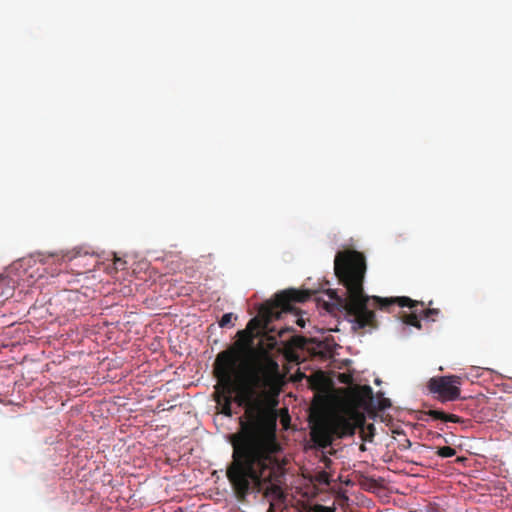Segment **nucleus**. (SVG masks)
Listing matches in <instances>:
<instances>
[{"instance_id":"f257e3e1","label":"nucleus","mask_w":512,"mask_h":512,"mask_svg":"<svg viewBox=\"0 0 512 512\" xmlns=\"http://www.w3.org/2000/svg\"><path fill=\"white\" fill-rule=\"evenodd\" d=\"M223 352H229L235 362L234 402L244 407V414L239 417V430L229 436L233 450L228 464V476L242 494L256 479L257 471L267 463L269 454L278 452L280 445L276 438V416L257 396L256 389L261 386H255L250 377L249 381H242L241 343Z\"/></svg>"},{"instance_id":"f03ea898","label":"nucleus","mask_w":512,"mask_h":512,"mask_svg":"<svg viewBox=\"0 0 512 512\" xmlns=\"http://www.w3.org/2000/svg\"><path fill=\"white\" fill-rule=\"evenodd\" d=\"M366 270V258L363 253L351 249L337 252L334 259V272L339 283L345 288V292L342 296H339L334 289L326 292L333 300L332 303L325 304L326 309L344 312L354 331L365 333L378 327L376 315L369 309L370 301L387 312H391V308L395 305L409 308H414L418 304L424 305L423 302L406 296L384 298L368 296L363 287Z\"/></svg>"},{"instance_id":"7ed1b4c3","label":"nucleus","mask_w":512,"mask_h":512,"mask_svg":"<svg viewBox=\"0 0 512 512\" xmlns=\"http://www.w3.org/2000/svg\"><path fill=\"white\" fill-rule=\"evenodd\" d=\"M314 293L315 291L294 288L276 293L272 300L260 307L258 317L252 318L246 329L238 332L239 337L251 341L260 332H274L275 329L269 327L273 320L279 319L282 313L294 312L296 303L306 302Z\"/></svg>"},{"instance_id":"20e7f679","label":"nucleus","mask_w":512,"mask_h":512,"mask_svg":"<svg viewBox=\"0 0 512 512\" xmlns=\"http://www.w3.org/2000/svg\"><path fill=\"white\" fill-rule=\"evenodd\" d=\"M277 452H271L269 454V459L267 463L264 464V467H261L259 471H257L256 479L252 480L248 489L244 493H239L237 488H235L234 484L231 482L228 476V466L226 467V477L231 485L233 493L236 499L239 502H245L247 497L254 492L262 493L264 497L269 499H280L283 495L281 487L277 484L279 481V477L281 476V466L275 454Z\"/></svg>"},{"instance_id":"39448f33","label":"nucleus","mask_w":512,"mask_h":512,"mask_svg":"<svg viewBox=\"0 0 512 512\" xmlns=\"http://www.w3.org/2000/svg\"><path fill=\"white\" fill-rule=\"evenodd\" d=\"M234 364L229 352L218 353L214 362V375L218 381L215 387V401L221 406V413L228 417L232 416L231 404L236 388Z\"/></svg>"},{"instance_id":"423d86ee","label":"nucleus","mask_w":512,"mask_h":512,"mask_svg":"<svg viewBox=\"0 0 512 512\" xmlns=\"http://www.w3.org/2000/svg\"><path fill=\"white\" fill-rule=\"evenodd\" d=\"M462 378L457 375L433 377L429 380V390L438 394L442 401H454L460 397Z\"/></svg>"},{"instance_id":"0eeeda50","label":"nucleus","mask_w":512,"mask_h":512,"mask_svg":"<svg viewBox=\"0 0 512 512\" xmlns=\"http://www.w3.org/2000/svg\"><path fill=\"white\" fill-rule=\"evenodd\" d=\"M279 376L278 363L272 357L265 355L258 361L249 377L255 386L268 387L276 382Z\"/></svg>"},{"instance_id":"6e6552de","label":"nucleus","mask_w":512,"mask_h":512,"mask_svg":"<svg viewBox=\"0 0 512 512\" xmlns=\"http://www.w3.org/2000/svg\"><path fill=\"white\" fill-rule=\"evenodd\" d=\"M364 416L356 410H351L347 415H335L330 419L334 432L339 438L353 436L358 427L364 424Z\"/></svg>"},{"instance_id":"1a4fd4ad","label":"nucleus","mask_w":512,"mask_h":512,"mask_svg":"<svg viewBox=\"0 0 512 512\" xmlns=\"http://www.w3.org/2000/svg\"><path fill=\"white\" fill-rule=\"evenodd\" d=\"M312 441L321 448L330 446L333 442L334 432L330 420L321 419L311 429Z\"/></svg>"},{"instance_id":"9d476101","label":"nucleus","mask_w":512,"mask_h":512,"mask_svg":"<svg viewBox=\"0 0 512 512\" xmlns=\"http://www.w3.org/2000/svg\"><path fill=\"white\" fill-rule=\"evenodd\" d=\"M426 414L434 420H441L443 422H453V423H464L465 420L458 415L452 413H446L442 410L430 409L426 412Z\"/></svg>"},{"instance_id":"9b49d317","label":"nucleus","mask_w":512,"mask_h":512,"mask_svg":"<svg viewBox=\"0 0 512 512\" xmlns=\"http://www.w3.org/2000/svg\"><path fill=\"white\" fill-rule=\"evenodd\" d=\"M78 255V252H66L64 254H62L61 256H59L58 254H50L46 257H43L40 259V262L43 263V264H49L50 263V259L53 260V262H57V263H60V262H64V261H71L73 260L76 256Z\"/></svg>"},{"instance_id":"f8f14e48","label":"nucleus","mask_w":512,"mask_h":512,"mask_svg":"<svg viewBox=\"0 0 512 512\" xmlns=\"http://www.w3.org/2000/svg\"><path fill=\"white\" fill-rule=\"evenodd\" d=\"M13 289L9 286V280L7 277L0 275V298L2 300L8 299L13 294Z\"/></svg>"},{"instance_id":"ddd939ff","label":"nucleus","mask_w":512,"mask_h":512,"mask_svg":"<svg viewBox=\"0 0 512 512\" xmlns=\"http://www.w3.org/2000/svg\"><path fill=\"white\" fill-rule=\"evenodd\" d=\"M402 321L406 325L414 326L418 329H421V323L415 313L404 314L402 317Z\"/></svg>"},{"instance_id":"4468645a","label":"nucleus","mask_w":512,"mask_h":512,"mask_svg":"<svg viewBox=\"0 0 512 512\" xmlns=\"http://www.w3.org/2000/svg\"><path fill=\"white\" fill-rule=\"evenodd\" d=\"M436 454L441 458H449L456 454V450L450 446L439 447Z\"/></svg>"},{"instance_id":"2eb2a0df","label":"nucleus","mask_w":512,"mask_h":512,"mask_svg":"<svg viewBox=\"0 0 512 512\" xmlns=\"http://www.w3.org/2000/svg\"><path fill=\"white\" fill-rule=\"evenodd\" d=\"M232 319H233V314L232 313H225L221 319L219 320V326L224 328V327H228L229 325H231L232 323Z\"/></svg>"},{"instance_id":"dca6fc26","label":"nucleus","mask_w":512,"mask_h":512,"mask_svg":"<svg viewBox=\"0 0 512 512\" xmlns=\"http://www.w3.org/2000/svg\"><path fill=\"white\" fill-rule=\"evenodd\" d=\"M312 512H336L335 508L324 506L322 504H315L312 508Z\"/></svg>"},{"instance_id":"f3484780","label":"nucleus","mask_w":512,"mask_h":512,"mask_svg":"<svg viewBox=\"0 0 512 512\" xmlns=\"http://www.w3.org/2000/svg\"><path fill=\"white\" fill-rule=\"evenodd\" d=\"M438 314H439V309L428 308V309L423 310L424 318H432L433 316H436Z\"/></svg>"},{"instance_id":"a211bd4d","label":"nucleus","mask_w":512,"mask_h":512,"mask_svg":"<svg viewBox=\"0 0 512 512\" xmlns=\"http://www.w3.org/2000/svg\"><path fill=\"white\" fill-rule=\"evenodd\" d=\"M390 406H391V403H390V400H389V399H383V400L380 402V405H379V407H380L381 409H383V410H384V409H386V408H388V407H390Z\"/></svg>"},{"instance_id":"6ab92c4d","label":"nucleus","mask_w":512,"mask_h":512,"mask_svg":"<svg viewBox=\"0 0 512 512\" xmlns=\"http://www.w3.org/2000/svg\"><path fill=\"white\" fill-rule=\"evenodd\" d=\"M289 331H291V329H290V328H281V329L279 330V332H278V336H279V337H283V335H284L286 332H289Z\"/></svg>"},{"instance_id":"aec40b11","label":"nucleus","mask_w":512,"mask_h":512,"mask_svg":"<svg viewBox=\"0 0 512 512\" xmlns=\"http://www.w3.org/2000/svg\"><path fill=\"white\" fill-rule=\"evenodd\" d=\"M364 390L369 396L372 395V389L370 386H364Z\"/></svg>"},{"instance_id":"412c9836","label":"nucleus","mask_w":512,"mask_h":512,"mask_svg":"<svg viewBox=\"0 0 512 512\" xmlns=\"http://www.w3.org/2000/svg\"><path fill=\"white\" fill-rule=\"evenodd\" d=\"M403 447L410 448L411 447V441L409 439H406L405 440V444L403 445Z\"/></svg>"},{"instance_id":"4be33fe9","label":"nucleus","mask_w":512,"mask_h":512,"mask_svg":"<svg viewBox=\"0 0 512 512\" xmlns=\"http://www.w3.org/2000/svg\"><path fill=\"white\" fill-rule=\"evenodd\" d=\"M297 324L301 327H304V320L303 319H298L297 320Z\"/></svg>"},{"instance_id":"5701e85b","label":"nucleus","mask_w":512,"mask_h":512,"mask_svg":"<svg viewBox=\"0 0 512 512\" xmlns=\"http://www.w3.org/2000/svg\"><path fill=\"white\" fill-rule=\"evenodd\" d=\"M119 262H121V259L117 258V259L115 260V264H118Z\"/></svg>"},{"instance_id":"b1692460","label":"nucleus","mask_w":512,"mask_h":512,"mask_svg":"<svg viewBox=\"0 0 512 512\" xmlns=\"http://www.w3.org/2000/svg\"><path fill=\"white\" fill-rule=\"evenodd\" d=\"M175 512H183L182 508H179L177 511Z\"/></svg>"}]
</instances>
